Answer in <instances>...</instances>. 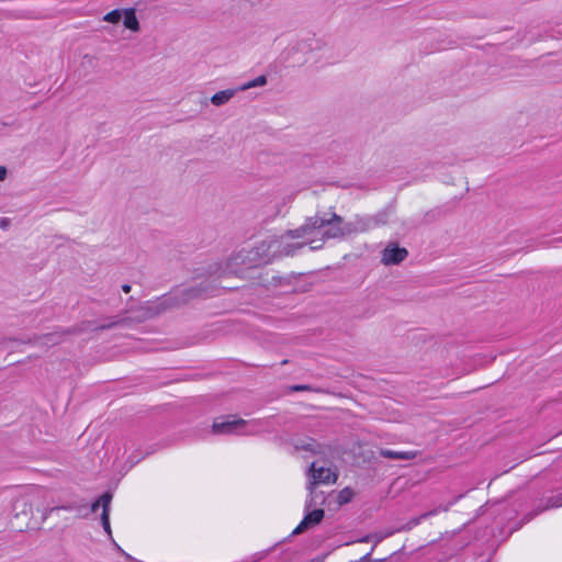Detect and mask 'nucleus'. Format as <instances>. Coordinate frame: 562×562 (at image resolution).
<instances>
[{
  "mask_svg": "<svg viewBox=\"0 0 562 562\" xmlns=\"http://www.w3.org/2000/svg\"><path fill=\"white\" fill-rule=\"evenodd\" d=\"M279 258L272 237L259 241L254 248L233 254L225 262L224 272L243 274L247 269L258 267Z\"/></svg>",
  "mask_w": 562,
  "mask_h": 562,
  "instance_id": "nucleus-3",
  "label": "nucleus"
},
{
  "mask_svg": "<svg viewBox=\"0 0 562 562\" xmlns=\"http://www.w3.org/2000/svg\"><path fill=\"white\" fill-rule=\"evenodd\" d=\"M426 516H428V514H426V515H422L418 519H416V520L414 521V524H415V525H417V524H418V521H419V519L425 518Z\"/></svg>",
  "mask_w": 562,
  "mask_h": 562,
  "instance_id": "nucleus-23",
  "label": "nucleus"
},
{
  "mask_svg": "<svg viewBox=\"0 0 562 562\" xmlns=\"http://www.w3.org/2000/svg\"><path fill=\"white\" fill-rule=\"evenodd\" d=\"M9 225H10L9 218H5V217L0 218V228L5 229L9 227Z\"/></svg>",
  "mask_w": 562,
  "mask_h": 562,
  "instance_id": "nucleus-18",
  "label": "nucleus"
},
{
  "mask_svg": "<svg viewBox=\"0 0 562 562\" xmlns=\"http://www.w3.org/2000/svg\"><path fill=\"white\" fill-rule=\"evenodd\" d=\"M267 83V77L265 75L258 76L257 78L249 80L238 87L229 88L226 90L218 91L214 93L212 97H209L204 93L196 92L191 95V102L200 103L201 105H207L209 102H212L214 105H222L224 103L229 102L237 94L250 90L252 88L262 87Z\"/></svg>",
  "mask_w": 562,
  "mask_h": 562,
  "instance_id": "nucleus-5",
  "label": "nucleus"
},
{
  "mask_svg": "<svg viewBox=\"0 0 562 562\" xmlns=\"http://www.w3.org/2000/svg\"><path fill=\"white\" fill-rule=\"evenodd\" d=\"M120 322H121V321L116 319V321H113V322H111V323H109V324H102V325H99L95 329H97V330L110 329V328H112V327H114V326L119 325V324H120Z\"/></svg>",
  "mask_w": 562,
  "mask_h": 562,
  "instance_id": "nucleus-16",
  "label": "nucleus"
},
{
  "mask_svg": "<svg viewBox=\"0 0 562 562\" xmlns=\"http://www.w3.org/2000/svg\"><path fill=\"white\" fill-rule=\"evenodd\" d=\"M306 474L308 479L307 490L310 494L305 509L310 510L312 506L316 504V498L318 497L315 492V487L319 484H334L337 481L338 475L335 469L318 462L311 463Z\"/></svg>",
  "mask_w": 562,
  "mask_h": 562,
  "instance_id": "nucleus-6",
  "label": "nucleus"
},
{
  "mask_svg": "<svg viewBox=\"0 0 562 562\" xmlns=\"http://www.w3.org/2000/svg\"><path fill=\"white\" fill-rule=\"evenodd\" d=\"M324 518V510L322 508H316L306 514L303 520L299 524V526L293 530V535H299L307 529L318 525Z\"/></svg>",
  "mask_w": 562,
  "mask_h": 562,
  "instance_id": "nucleus-9",
  "label": "nucleus"
},
{
  "mask_svg": "<svg viewBox=\"0 0 562 562\" xmlns=\"http://www.w3.org/2000/svg\"><path fill=\"white\" fill-rule=\"evenodd\" d=\"M112 501V494L111 493H104L101 495L92 505L91 510L95 512L100 506L102 507V513H109L110 512V504Z\"/></svg>",
  "mask_w": 562,
  "mask_h": 562,
  "instance_id": "nucleus-12",
  "label": "nucleus"
},
{
  "mask_svg": "<svg viewBox=\"0 0 562 562\" xmlns=\"http://www.w3.org/2000/svg\"><path fill=\"white\" fill-rule=\"evenodd\" d=\"M408 252L397 244H389L381 252V262L384 266L398 265L405 260Z\"/></svg>",
  "mask_w": 562,
  "mask_h": 562,
  "instance_id": "nucleus-8",
  "label": "nucleus"
},
{
  "mask_svg": "<svg viewBox=\"0 0 562 562\" xmlns=\"http://www.w3.org/2000/svg\"><path fill=\"white\" fill-rule=\"evenodd\" d=\"M209 288V285H192L177 291L170 295L161 296L156 301L148 302L145 306V317H154L168 310L184 305L191 300L198 299L205 294Z\"/></svg>",
  "mask_w": 562,
  "mask_h": 562,
  "instance_id": "nucleus-4",
  "label": "nucleus"
},
{
  "mask_svg": "<svg viewBox=\"0 0 562 562\" xmlns=\"http://www.w3.org/2000/svg\"><path fill=\"white\" fill-rule=\"evenodd\" d=\"M247 424V420L236 416L218 418L212 425V432L215 435L246 434Z\"/></svg>",
  "mask_w": 562,
  "mask_h": 562,
  "instance_id": "nucleus-7",
  "label": "nucleus"
},
{
  "mask_svg": "<svg viewBox=\"0 0 562 562\" xmlns=\"http://www.w3.org/2000/svg\"><path fill=\"white\" fill-rule=\"evenodd\" d=\"M351 496H352V492L349 488H345L339 494V502L347 503L350 501Z\"/></svg>",
  "mask_w": 562,
  "mask_h": 562,
  "instance_id": "nucleus-15",
  "label": "nucleus"
},
{
  "mask_svg": "<svg viewBox=\"0 0 562 562\" xmlns=\"http://www.w3.org/2000/svg\"><path fill=\"white\" fill-rule=\"evenodd\" d=\"M310 390L308 385H294L292 386V391L299 392V391H307Z\"/></svg>",
  "mask_w": 562,
  "mask_h": 562,
  "instance_id": "nucleus-19",
  "label": "nucleus"
},
{
  "mask_svg": "<svg viewBox=\"0 0 562 562\" xmlns=\"http://www.w3.org/2000/svg\"><path fill=\"white\" fill-rule=\"evenodd\" d=\"M379 454L391 460H413L417 457L416 451H395L391 449H380Z\"/></svg>",
  "mask_w": 562,
  "mask_h": 562,
  "instance_id": "nucleus-10",
  "label": "nucleus"
},
{
  "mask_svg": "<svg viewBox=\"0 0 562 562\" xmlns=\"http://www.w3.org/2000/svg\"><path fill=\"white\" fill-rule=\"evenodd\" d=\"M378 223V218L369 216H356L351 221H345L330 210L308 216L300 227L271 237L279 257H282L293 255L306 246L313 250L321 249L328 239H344L352 234L364 233Z\"/></svg>",
  "mask_w": 562,
  "mask_h": 562,
  "instance_id": "nucleus-1",
  "label": "nucleus"
},
{
  "mask_svg": "<svg viewBox=\"0 0 562 562\" xmlns=\"http://www.w3.org/2000/svg\"><path fill=\"white\" fill-rule=\"evenodd\" d=\"M8 171L7 168L3 166H0V181H3L7 178Z\"/></svg>",
  "mask_w": 562,
  "mask_h": 562,
  "instance_id": "nucleus-20",
  "label": "nucleus"
},
{
  "mask_svg": "<svg viewBox=\"0 0 562 562\" xmlns=\"http://www.w3.org/2000/svg\"><path fill=\"white\" fill-rule=\"evenodd\" d=\"M123 18V24L126 29L133 32H138L140 30L139 21L136 16L135 9H124Z\"/></svg>",
  "mask_w": 562,
  "mask_h": 562,
  "instance_id": "nucleus-11",
  "label": "nucleus"
},
{
  "mask_svg": "<svg viewBox=\"0 0 562 562\" xmlns=\"http://www.w3.org/2000/svg\"><path fill=\"white\" fill-rule=\"evenodd\" d=\"M101 522H102L103 529L106 532V535L109 537H111L112 536V530H111V526H110V512L109 513H102V515H101Z\"/></svg>",
  "mask_w": 562,
  "mask_h": 562,
  "instance_id": "nucleus-14",
  "label": "nucleus"
},
{
  "mask_svg": "<svg viewBox=\"0 0 562 562\" xmlns=\"http://www.w3.org/2000/svg\"><path fill=\"white\" fill-rule=\"evenodd\" d=\"M124 10L115 9L103 16V21L109 23H119L123 16Z\"/></svg>",
  "mask_w": 562,
  "mask_h": 562,
  "instance_id": "nucleus-13",
  "label": "nucleus"
},
{
  "mask_svg": "<svg viewBox=\"0 0 562 562\" xmlns=\"http://www.w3.org/2000/svg\"><path fill=\"white\" fill-rule=\"evenodd\" d=\"M83 60H85V63H87V64H89L90 66H92V65H93V63H94V60H95V58H94L93 56H90V55H85V56H83Z\"/></svg>",
  "mask_w": 562,
  "mask_h": 562,
  "instance_id": "nucleus-21",
  "label": "nucleus"
},
{
  "mask_svg": "<svg viewBox=\"0 0 562 562\" xmlns=\"http://www.w3.org/2000/svg\"><path fill=\"white\" fill-rule=\"evenodd\" d=\"M557 506H559V502L555 501L553 497H550L546 501V504L542 509H548Z\"/></svg>",
  "mask_w": 562,
  "mask_h": 562,
  "instance_id": "nucleus-17",
  "label": "nucleus"
},
{
  "mask_svg": "<svg viewBox=\"0 0 562 562\" xmlns=\"http://www.w3.org/2000/svg\"><path fill=\"white\" fill-rule=\"evenodd\" d=\"M56 509H70L69 506L44 507L40 502L29 496H19L12 504L10 526L13 530L24 532L38 530L47 520L49 514Z\"/></svg>",
  "mask_w": 562,
  "mask_h": 562,
  "instance_id": "nucleus-2",
  "label": "nucleus"
},
{
  "mask_svg": "<svg viewBox=\"0 0 562 562\" xmlns=\"http://www.w3.org/2000/svg\"><path fill=\"white\" fill-rule=\"evenodd\" d=\"M122 289H123V291H124L125 293H127V292H130L131 286H130V285H127V284H125V285H123V288H122Z\"/></svg>",
  "mask_w": 562,
  "mask_h": 562,
  "instance_id": "nucleus-22",
  "label": "nucleus"
}]
</instances>
